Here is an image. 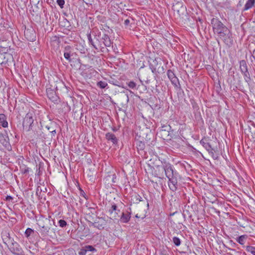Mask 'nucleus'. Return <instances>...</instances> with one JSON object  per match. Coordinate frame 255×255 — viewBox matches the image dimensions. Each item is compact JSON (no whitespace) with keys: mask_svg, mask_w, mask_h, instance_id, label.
<instances>
[{"mask_svg":"<svg viewBox=\"0 0 255 255\" xmlns=\"http://www.w3.org/2000/svg\"><path fill=\"white\" fill-rule=\"evenodd\" d=\"M211 24L214 34L217 36L218 42L219 39L228 46H231L233 44L234 40L231 30L218 18H213L211 19Z\"/></svg>","mask_w":255,"mask_h":255,"instance_id":"nucleus-1","label":"nucleus"},{"mask_svg":"<svg viewBox=\"0 0 255 255\" xmlns=\"http://www.w3.org/2000/svg\"><path fill=\"white\" fill-rule=\"evenodd\" d=\"M163 172L168 179V186L171 190L175 191L177 189L178 184L177 176L178 173L175 171L174 167L169 163L164 162L162 165L156 166L155 176L160 177L163 176Z\"/></svg>","mask_w":255,"mask_h":255,"instance_id":"nucleus-2","label":"nucleus"},{"mask_svg":"<svg viewBox=\"0 0 255 255\" xmlns=\"http://www.w3.org/2000/svg\"><path fill=\"white\" fill-rule=\"evenodd\" d=\"M34 119L33 114L28 113L25 115L22 122V127L23 130L26 131H29L32 129Z\"/></svg>","mask_w":255,"mask_h":255,"instance_id":"nucleus-3","label":"nucleus"},{"mask_svg":"<svg viewBox=\"0 0 255 255\" xmlns=\"http://www.w3.org/2000/svg\"><path fill=\"white\" fill-rule=\"evenodd\" d=\"M239 64L240 69L242 74L243 75L245 81L248 83H250L252 79L246 61L244 60H242L240 61Z\"/></svg>","mask_w":255,"mask_h":255,"instance_id":"nucleus-4","label":"nucleus"},{"mask_svg":"<svg viewBox=\"0 0 255 255\" xmlns=\"http://www.w3.org/2000/svg\"><path fill=\"white\" fill-rule=\"evenodd\" d=\"M42 222H40L38 226L40 228V233L41 235L45 237L48 235L51 224L50 220L47 218L44 219Z\"/></svg>","mask_w":255,"mask_h":255,"instance_id":"nucleus-5","label":"nucleus"},{"mask_svg":"<svg viewBox=\"0 0 255 255\" xmlns=\"http://www.w3.org/2000/svg\"><path fill=\"white\" fill-rule=\"evenodd\" d=\"M101 32H99L98 33V35H96V39L99 43V45H100V47L101 48H104L102 46L101 43H103L105 47H110L112 43L109 36L107 34L104 33L101 37Z\"/></svg>","mask_w":255,"mask_h":255,"instance_id":"nucleus-6","label":"nucleus"},{"mask_svg":"<svg viewBox=\"0 0 255 255\" xmlns=\"http://www.w3.org/2000/svg\"><path fill=\"white\" fill-rule=\"evenodd\" d=\"M162 63H159L157 60L155 59L149 63V68L152 72L157 75V73H164V68L162 66Z\"/></svg>","mask_w":255,"mask_h":255,"instance_id":"nucleus-7","label":"nucleus"},{"mask_svg":"<svg viewBox=\"0 0 255 255\" xmlns=\"http://www.w3.org/2000/svg\"><path fill=\"white\" fill-rule=\"evenodd\" d=\"M10 252L15 255H25L22 248L19 244L15 241L12 242L8 247Z\"/></svg>","mask_w":255,"mask_h":255,"instance_id":"nucleus-8","label":"nucleus"},{"mask_svg":"<svg viewBox=\"0 0 255 255\" xmlns=\"http://www.w3.org/2000/svg\"><path fill=\"white\" fill-rule=\"evenodd\" d=\"M167 75L174 87L176 89H180V84L179 83V80L171 70H168L167 71Z\"/></svg>","mask_w":255,"mask_h":255,"instance_id":"nucleus-9","label":"nucleus"},{"mask_svg":"<svg viewBox=\"0 0 255 255\" xmlns=\"http://www.w3.org/2000/svg\"><path fill=\"white\" fill-rule=\"evenodd\" d=\"M24 36L29 41L33 42L36 40V34L34 29L31 27L25 29Z\"/></svg>","mask_w":255,"mask_h":255,"instance_id":"nucleus-10","label":"nucleus"},{"mask_svg":"<svg viewBox=\"0 0 255 255\" xmlns=\"http://www.w3.org/2000/svg\"><path fill=\"white\" fill-rule=\"evenodd\" d=\"M1 238L3 243L8 247L14 240L11 238L10 233L7 230H3L1 232Z\"/></svg>","mask_w":255,"mask_h":255,"instance_id":"nucleus-11","label":"nucleus"},{"mask_svg":"<svg viewBox=\"0 0 255 255\" xmlns=\"http://www.w3.org/2000/svg\"><path fill=\"white\" fill-rule=\"evenodd\" d=\"M74 55V52L72 51V47L67 45L64 48V57L67 59L69 62L72 61L71 57Z\"/></svg>","mask_w":255,"mask_h":255,"instance_id":"nucleus-12","label":"nucleus"},{"mask_svg":"<svg viewBox=\"0 0 255 255\" xmlns=\"http://www.w3.org/2000/svg\"><path fill=\"white\" fill-rule=\"evenodd\" d=\"M46 93L48 98L53 102H57L58 100V97L56 95V92L51 88L46 89Z\"/></svg>","mask_w":255,"mask_h":255,"instance_id":"nucleus-13","label":"nucleus"},{"mask_svg":"<svg viewBox=\"0 0 255 255\" xmlns=\"http://www.w3.org/2000/svg\"><path fill=\"white\" fill-rule=\"evenodd\" d=\"M105 138L108 141H110L114 145H117L119 139L116 135L112 132H107L105 134Z\"/></svg>","mask_w":255,"mask_h":255,"instance_id":"nucleus-14","label":"nucleus"},{"mask_svg":"<svg viewBox=\"0 0 255 255\" xmlns=\"http://www.w3.org/2000/svg\"><path fill=\"white\" fill-rule=\"evenodd\" d=\"M0 142L5 147L9 146V138L6 133H0Z\"/></svg>","mask_w":255,"mask_h":255,"instance_id":"nucleus-15","label":"nucleus"},{"mask_svg":"<svg viewBox=\"0 0 255 255\" xmlns=\"http://www.w3.org/2000/svg\"><path fill=\"white\" fill-rule=\"evenodd\" d=\"M130 213L127 211V213L123 212L120 218V221L123 223H127L130 219Z\"/></svg>","mask_w":255,"mask_h":255,"instance_id":"nucleus-16","label":"nucleus"},{"mask_svg":"<svg viewBox=\"0 0 255 255\" xmlns=\"http://www.w3.org/2000/svg\"><path fill=\"white\" fill-rule=\"evenodd\" d=\"M200 143L207 151L212 150V147L211 144L208 142V140L205 137L202 138L200 141Z\"/></svg>","mask_w":255,"mask_h":255,"instance_id":"nucleus-17","label":"nucleus"},{"mask_svg":"<svg viewBox=\"0 0 255 255\" xmlns=\"http://www.w3.org/2000/svg\"><path fill=\"white\" fill-rule=\"evenodd\" d=\"M9 47L10 46L6 40H0V48L1 51L4 53L7 52Z\"/></svg>","mask_w":255,"mask_h":255,"instance_id":"nucleus-18","label":"nucleus"},{"mask_svg":"<svg viewBox=\"0 0 255 255\" xmlns=\"http://www.w3.org/2000/svg\"><path fill=\"white\" fill-rule=\"evenodd\" d=\"M255 4V0H247L244 7L243 9V11L248 10L253 6Z\"/></svg>","mask_w":255,"mask_h":255,"instance_id":"nucleus-19","label":"nucleus"},{"mask_svg":"<svg viewBox=\"0 0 255 255\" xmlns=\"http://www.w3.org/2000/svg\"><path fill=\"white\" fill-rule=\"evenodd\" d=\"M0 123L3 128H7L8 127L6 117L4 114H0Z\"/></svg>","mask_w":255,"mask_h":255,"instance_id":"nucleus-20","label":"nucleus"},{"mask_svg":"<svg viewBox=\"0 0 255 255\" xmlns=\"http://www.w3.org/2000/svg\"><path fill=\"white\" fill-rule=\"evenodd\" d=\"M248 238V236L246 235H244L239 236V237L236 239V241L239 243L241 245H242L244 247V245L246 243V241Z\"/></svg>","mask_w":255,"mask_h":255,"instance_id":"nucleus-21","label":"nucleus"},{"mask_svg":"<svg viewBox=\"0 0 255 255\" xmlns=\"http://www.w3.org/2000/svg\"><path fill=\"white\" fill-rule=\"evenodd\" d=\"M135 144L137 150H142L145 148V143L144 142L139 140H136L135 141Z\"/></svg>","mask_w":255,"mask_h":255,"instance_id":"nucleus-22","label":"nucleus"},{"mask_svg":"<svg viewBox=\"0 0 255 255\" xmlns=\"http://www.w3.org/2000/svg\"><path fill=\"white\" fill-rule=\"evenodd\" d=\"M109 83L118 87H121V82L120 80H116L112 77L109 80Z\"/></svg>","mask_w":255,"mask_h":255,"instance_id":"nucleus-23","label":"nucleus"},{"mask_svg":"<svg viewBox=\"0 0 255 255\" xmlns=\"http://www.w3.org/2000/svg\"><path fill=\"white\" fill-rule=\"evenodd\" d=\"M126 84L130 89L132 90H136L138 88L137 87V84L133 81H130L128 82H127Z\"/></svg>","mask_w":255,"mask_h":255,"instance_id":"nucleus-24","label":"nucleus"},{"mask_svg":"<svg viewBox=\"0 0 255 255\" xmlns=\"http://www.w3.org/2000/svg\"><path fill=\"white\" fill-rule=\"evenodd\" d=\"M209 153L212 156L214 159H217L218 158V154L217 153L215 149L212 147V150L208 151Z\"/></svg>","mask_w":255,"mask_h":255,"instance_id":"nucleus-25","label":"nucleus"},{"mask_svg":"<svg viewBox=\"0 0 255 255\" xmlns=\"http://www.w3.org/2000/svg\"><path fill=\"white\" fill-rule=\"evenodd\" d=\"M246 251L251 253L253 255H255V247L252 246H247L246 247Z\"/></svg>","mask_w":255,"mask_h":255,"instance_id":"nucleus-26","label":"nucleus"},{"mask_svg":"<svg viewBox=\"0 0 255 255\" xmlns=\"http://www.w3.org/2000/svg\"><path fill=\"white\" fill-rule=\"evenodd\" d=\"M87 37L89 42V43L91 44L94 48L96 49H98V48L96 47V45L94 44V42L92 38L91 32L87 34Z\"/></svg>","mask_w":255,"mask_h":255,"instance_id":"nucleus-27","label":"nucleus"},{"mask_svg":"<svg viewBox=\"0 0 255 255\" xmlns=\"http://www.w3.org/2000/svg\"><path fill=\"white\" fill-rule=\"evenodd\" d=\"M97 86L101 89H104L108 86V84L105 81H100L97 83Z\"/></svg>","mask_w":255,"mask_h":255,"instance_id":"nucleus-28","label":"nucleus"},{"mask_svg":"<svg viewBox=\"0 0 255 255\" xmlns=\"http://www.w3.org/2000/svg\"><path fill=\"white\" fill-rule=\"evenodd\" d=\"M172 242L176 246H179L181 244L180 239L176 237H174L172 239Z\"/></svg>","mask_w":255,"mask_h":255,"instance_id":"nucleus-29","label":"nucleus"},{"mask_svg":"<svg viewBox=\"0 0 255 255\" xmlns=\"http://www.w3.org/2000/svg\"><path fill=\"white\" fill-rule=\"evenodd\" d=\"M34 233V230L31 228H28L25 232V236L28 238L32 233Z\"/></svg>","mask_w":255,"mask_h":255,"instance_id":"nucleus-30","label":"nucleus"},{"mask_svg":"<svg viewBox=\"0 0 255 255\" xmlns=\"http://www.w3.org/2000/svg\"><path fill=\"white\" fill-rule=\"evenodd\" d=\"M58 224L59 226L61 228L65 227L67 226L66 222L62 219H61L58 221Z\"/></svg>","mask_w":255,"mask_h":255,"instance_id":"nucleus-31","label":"nucleus"},{"mask_svg":"<svg viewBox=\"0 0 255 255\" xmlns=\"http://www.w3.org/2000/svg\"><path fill=\"white\" fill-rule=\"evenodd\" d=\"M86 248L87 252V251H91V252H95L96 251V249L91 245H87L85 247Z\"/></svg>","mask_w":255,"mask_h":255,"instance_id":"nucleus-32","label":"nucleus"},{"mask_svg":"<svg viewBox=\"0 0 255 255\" xmlns=\"http://www.w3.org/2000/svg\"><path fill=\"white\" fill-rule=\"evenodd\" d=\"M56 2L57 4L60 7V8H63L64 5L65 4L64 0H57Z\"/></svg>","mask_w":255,"mask_h":255,"instance_id":"nucleus-33","label":"nucleus"},{"mask_svg":"<svg viewBox=\"0 0 255 255\" xmlns=\"http://www.w3.org/2000/svg\"><path fill=\"white\" fill-rule=\"evenodd\" d=\"M87 253V250L86 249V248L84 247V248H82L80 252H79V255H85Z\"/></svg>","mask_w":255,"mask_h":255,"instance_id":"nucleus-34","label":"nucleus"},{"mask_svg":"<svg viewBox=\"0 0 255 255\" xmlns=\"http://www.w3.org/2000/svg\"><path fill=\"white\" fill-rule=\"evenodd\" d=\"M39 187H38L37 188V191L36 193L38 194V192L40 190V192H46L47 191L46 187H44L43 189L40 188Z\"/></svg>","mask_w":255,"mask_h":255,"instance_id":"nucleus-35","label":"nucleus"},{"mask_svg":"<svg viewBox=\"0 0 255 255\" xmlns=\"http://www.w3.org/2000/svg\"><path fill=\"white\" fill-rule=\"evenodd\" d=\"M111 208L112 209V210L114 211H117L116 212V213L118 214V212H120V210H117V205L115 204H113L112 205V207H111Z\"/></svg>","mask_w":255,"mask_h":255,"instance_id":"nucleus-36","label":"nucleus"},{"mask_svg":"<svg viewBox=\"0 0 255 255\" xmlns=\"http://www.w3.org/2000/svg\"><path fill=\"white\" fill-rule=\"evenodd\" d=\"M63 22L64 24H63V25H62V26H63V27H69V22L67 20V19L64 18V21H63Z\"/></svg>","mask_w":255,"mask_h":255,"instance_id":"nucleus-37","label":"nucleus"},{"mask_svg":"<svg viewBox=\"0 0 255 255\" xmlns=\"http://www.w3.org/2000/svg\"><path fill=\"white\" fill-rule=\"evenodd\" d=\"M161 128H162V130H164V131H168L171 128L170 126L169 125L168 126L164 125Z\"/></svg>","mask_w":255,"mask_h":255,"instance_id":"nucleus-38","label":"nucleus"},{"mask_svg":"<svg viewBox=\"0 0 255 255\" xmlns=\"http://www.w3.org/2000/svg\"><path fill=\"white\" fill-rule=\"evenodd\" d=\"M80 194L81 196L84 197L85 199H87V196H86L85 193L84 192V191L81 189L80 188Z\"/></svg>","mask_w":255,"mask_h":255,"instance_id":"nucleus-39","label":"nucleus"},{"mask_svg":"<svg viewBox=\"0 0 255 255\" xmlns=\"http://www.w3.org/2000/svg\"><path fill=\"white\" fill-rule=\"evenodd\" d=\"M90 67L88 65L81 64L80 69L87 68L89 69Z\"/></svg>","mask_w":255,"mask_h":255,"instance_id":"nucleus-40","label":"nucleus"},{"mask_svg":"<svg viewBox=\"0 0 255 255\" xmlns=\"http://www.w3.org/2000/svg\"><path fill=\"white\" fill-rule=\"evenodd\" d=\"M130 23V21L129 19H126L125 21H124V24L125 25V26H127L129 25Z\"/></svg>","mask_w":255,"mask_h":255,"instance_id":"nucleus-41","label":"nucleus"},{"mask_svg":"<svg viewBox=\"0 0 255 255\" xmlns=\"http://www.w3.org/2000/svg\"><path fill=\"white\" fill-rule=\"evenodd\" d=\"M12 199H13V198L11 196H9V195H7L5 197L6 201H10L12 200Z\"/></svg>","mask_w":255,"mask_h":255,"instance_id":"nucleus-42","label":"nucleus"},{"mask_svg":"<svg viewBox=\"0 0 255 255\" xmlns=\"http://www.w3.org/2000/svg\"><path fill=\"white\" fill-rule=\"evenodd\" d=\"M29 168L28 167H26V168H25L23 169V170L22 172H23L24 174L27 173V172H29Z\"/></svg>","mask_w":255,"mask_h":255,"instance_id":"nucleus-43","label":"nucleus"},{"mask_svg":"<svg viewBox=\"0 0 255 255\" xmlns=\"http://www.w3.org/2000/svg\"><path fill=\"white\" fill-rule=\"evenodd\" d=\"M50 132L51 133L52 135L55 136V134L56 133V130L55 129H53V130H50Z\"/></svg>","mask_w":255,"mask_h":255,"instance_id":"nucleus-44","label":"nucleus"},{"mask_svg":"<svg viewBox=\"0 0 255 255\" xmlns=\"http://www.w3.org/2000/svg\"><path fill=\"white\" fill-rule=\"evenodd\" d=\"M136 197H137V200H138V201H142L141 200L142 198L139 195H138L137 196H136Z\"/></svg>","mask_w":255,"mask_h":255,"instance_id":"nucleus-45","label":"nucleus"},{"mask_svg":"<svg viewBox=\"0 0 255 255\" xmlns=\"http://www.w3.org/2000/svg\"><path fill=\"white\" fill-rule=\"evenodd\" d=\"M3 252V247L2 246L0 245V253L2 255Z\"/></svg>","mask_w":255,"mask_h":255,"instance_id":"nucleus-46","label":"nucleus"},{"mask_svg":"<svg viewBox=\"0 0 255 255\" xmlns=\"http://www.w3.org/2000/svg\"><path fill=\"white\" fill-rule=\"evenodd\" d=\"M112 130L114 132H116L118 130V128H117L116 127H114V128H112Z\"/></svg>","mask_w":255,"mask_h":255,"instance_id":"nucleus-47","label":"nucleus"},{"mask_svg":"<svg viewBox=\"0 0 255 255\" xmlns=\"http://www.w3.org/2000/svg\"><path fill=\"white\" fill-rule=\"evenodd\" d=\"M116 178V175L115 174H114L113 175V182H115L116 181H115V179Z\"/></svg>","mask_w":255,"mask_h":255,"instance_id":"nucleus-48","label":"nucleus"},{"mask_svg":"<svg viewBox=\"0 0 255 255\" xmlns=\"http://www.w3.org/2000/svg\"><path fill=\"white\" fill-rule=\"evenodd\" d=\"M114 211L112 210V208L110 209L109 210V212L110 213V214H112L113 213Z\"/></svg>","mask_w":255,"mask_h":255,"instance_id":"nucleus-49","label":"nucleus"},{"mask_svg":"<svg viewBox=\"0 0 255 255\" xmlns=\"http://www.w3.org/2000/svg\"><path fill=\"white\" fill-rule=\"evenodd\" d=\"M58 16H59V15H58V14H56V13H55V14H54V17H55L56 19H57V18H58Z\"/></svg>","mask_w":255,"mask_h":255,"instance_id":"nucleus-50","label":"nucleus"},{"mask_svg":"<svg viewBox=\"0 0 255 255\" xmlns=\"http://www.w3.org/2000/svg\"><path fill=\"white\" fill-rule=\"evenodd\" d=\"M46 128H47V129H48V130H49L50 131V130H52V129H51V127H46Z\"/></svg>","mask_w":255,"mask_h":255,"instance_id":"nucleus-51","label":"nucleus"},{"mask_svg":"<svg viewBox=\"0 0 255 255\" xmlns=\"http://www.w3.org/2000/svg\"><path fill=\"white\" fill-rule=\"evenodd\" d=\"M236 246V243H233V245H232V246L233 247H235Z\"/></svg>","mask_w":255,"mask_h":255,"instance_id":"nucleus-52","label":"nucleus"},{"mask_svg":"<svg viewBox=\"0 0 255 255\" xmlns=\"http://www.w3.org/2000/svg\"><path fill=\"white\" fill-rule=\"evenodd\" d=\"M229 250H231V251H235V250L232 249H231V248H229Z\"/></svg>","mask_w":255,"mask_h":255,"instance_id":"nucleus-53","label":"nucleus"},{"mask_svg":"<svg viewBox=\"0 0 255 255\" xmlns=\"http://www.w3.org/2000/svg\"><path fill=\"white\" fill-rule=\"evenodd\" d=\"M127 101H128V95H127Z\"/></svg>","mask_w":255,"mask_h":255,"instance_id":"nucleus-54","label":"nucleus"},{"mask_svg":"<svg viewBox=\"0 0 255 255\" xmlns=\"http://www.w3.org/2000/svg\"><path fill=\"white\" fill-rule=\"evenodd\" d=\"M78 61H79V62L80 63H80V59H78Z\"/></svg>","mask_w":255,"mask_h":255,"instance_id":"nucleus-55","label":"nucleus"},{"mask_svg":"<svg viewBox=\"0 0 255 255\" xmlns=\"http://www.w3.org/2000/svg\"><path fill=\"white\" fill-rule=\"evenodd\" d=\"M135 217H136V218H138V216H137V215H136L135 216Z\"/></svg>","mask_w":255,"mask_h":255,"instance_id":"nucleus-56","label":"nucleus"},{"mask_svg":"<svg viewBox=\"0 0 255 255\" xmlns=\"http://www.w3.org/2000/svg\"><path fill=\"white\" fill-rule=\"evenodd\" d=\"M241 5V4H240V3L238 4V5Z\"/></svg>","mask_w":255,"mask_h":255,"instance_id":"nucleus-57","label":"nucleus"}]
</instances>
